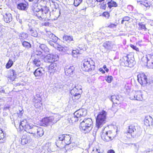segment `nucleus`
I'll return each instance as SVG.
<instances>
[{
  "label": "nucleus",
  "mask_w": 153,
  "mask_h": 153,
  "mask_svg": "<svg viewBox=\"0 0 153 153\" xmlns=\"http://www.w3.org/2000/svg\"><path fill=\"white\" fill-rule=\"evenodd\" d=\"M107 112L104 110L99 112L96 117L95 126L97 129L101 127L107 122Z\"/></svg>",
  "instance_id": "obj_1"
},
{
  "label": "nucleus",
  "mask_w": 153,
  "mask_h": 153,
  "mask_svg": "<svg viewBox=\"0 0 153 153\" xmlns=\"http://www.w3.org/2000/svg\"><path fill=\"white\" fill-rule=\"evenodd\" d=\"M93 126L92 119L90 118L85 119L80 124L79 128L85 133H88Z\"/></svg>",
  "instance_id": "obj_2"
},
{
  "label": "nucleus",
  "mask_w": 153,
  "mask_h": 153,
  "mask_svg": "<svg viewBox=\"0 0 153 153\" xmlns=\"http://www.w3.org/2000/svg\"><path fill=\"white\" fill-rule=\"evenodd\" d=\"M82 70L85 71H91L95 69L94 63L92 60H90L88 58L84 59L81 63Z\"/></svg>",
  "instance_id": "obj_3"
},
{
  "label": "nucleus",
  "mask_w": 153,
  "mask_h": 153,
  "mask_svg": "<svg viewBox=\"0 0 153 153\" xmlns=\"http://www.w3.org/2000/svg\"><path fill=\"white\" fill-rule=\"evenodd\" d=\"M39 44V46H37L36 49L34 50V53L37 55L44 58L45 56V54L49 52V49L44 44Z\"/></svg>",
  "instance_id": "obj_4"
},
{
  "label": "nucleus",
  "mask_w": 153,
  "mask_h": 153,
  "mask_svg": "<svg viewBox=\"0 0 153 153\" xmlns=\"http://www.w3.org/2000/svg\"><path fill=\"white\" fill-rule=\"evenodd\" d=\"M58 138L59 141H62V146L61 147H62V150L65 152V146L71 143V137L68 134H61L59 136Z\"/></svg>",
  "instance_id": "obj_5"
},
{
  "label": "nucleus",
  "mask_w": 153,
  "mask_h": 153,
  "mask_svg": "<svg viewBox=\"0 0 153 153\" xmlns=\"http://www.w3.org/2000/svg\"><path fill=\"white\" fill-rule=\"evenodd\" d=\"M21 126L27 132L32 134L33 132V129L35 126L28 123L27 122L26 120H24L21 121L20 123L19 127L20 128Z\"/></svg>",
  "instance_id": "obj_6"
},
{
  "label": "nucleus",
  "mask_w": 153,
  "mask_h": 153,
  "mask_svg": "<svg viewBox=\"0 0 153 153\" xmlns=\"http://www.w3.org/2000/svg\"><path fill=\"white\" fill-rule=\"evenodd\" d=\"M111 100L113 103L112 106L113 110H118V105L121 104L123 100L122 97L119 95H112L111 96Z\"/></svg>",
  "instance_id": "obj_7"
},
{
  "label": "nucleus",
  "mask_w": 153,
  "mask_h": 153,
  "mask_svg": "<svg viewBox=\"0 0 153 153\" xmlns=\"http://www.w3.org/2000/svg\"><path fill=\"white\" fill-rule=\"evenodd\" d=\"M137 80L142 85L145 86L148 83L147 76L143 73L139 74L137 76Z\"/></svg>",
  "instance_id": "obj_8"
},
{
  "label": "nucleus",
  "mask_w": 153,
  "mask_h": 153,
  "mask_svg": "<svg viewBox=\"0 0 153 153\" xmlns=\"http://www.w3.org/2000/svg\"><path fill=\"white\" fill-rule=\"evenodd\" d=\"M32 133L33 136L35 137L39 138L42 137L44 134V131L42 128L37 126L34 127Z\"/></svg>",
  "instance_id": "obj_9"
},
{
  "label": "nucleus",
  "mask_w": 153,
  "mask_h": 153,
  "mask_svg": "<svg viewBox=\"0 0 153 153\" xmlns=\"http://www.w3.org/2000/svg\"><path fill=\"white\" fill-rule=\"evenodd\" d=\"M145 60L146 61L145 62H144V59L143 58L142 59V63L145 65H148L150 66L153 65V53L148 54L146 56V59Z\"/></svg>",
  "instance_id": "obj_10"
},
{
  "label": "nucleus",
  "mask_w": 153,
  "mask_h": 153,
  "mask_svg": "<svg viewBox=\"0 0 153 153\" xmlns=\"http://www.w3.org/2000/svg\"><path fill=\"white\" fill-rule=\"evenodd\" d=\"M144 124L146 126H153V119L150 116H146L144 120Z\"/></svg>",
  "instance_id": "obj_11"
},
{
  "label": "nucleus",
  "mask_w": 153,
  "mask_h": 153,
  "mask_svg": "<svg viewBox=\"0 0 153 153\" xmlns=\"http://www.w3.org/2000/svg\"><path fill=\"white\" fill-rule=\"evenodd\" d=\"M53 120V117H52L43 118L42 121V126H48L51 123Z\"/></svg>",
  "instance_id": "obj_12"
},
{
  "label": "nucleus",
  "mask_w": 153,
  "mask_h": 153,
  "mask_svg": "<svg viewBox=\"0 0 153 153\" xmlns=\"http://www.w3.org/2000/svg\"><path fill=\"white\" fill-rule=\"evenodd\" d=\"M79 120V119L74 114L73 115L68 117L67 121L69 124H72L77 122Z\"/></svg>",
  "instance_id": "obj_13"
},
{
  "label": "nucleus",
  "mask_w": 153,
  "mask_h": 153,
  "mask_svg": "<svg viewBox=\"0 0 153 153\" xmlns=\"http://www.w3.org/2000/svg\"><path fill=\"white\" fill-rule=\"evenodd\" d=\"M134 99L139 101H142L143 99V94L140 91H136L134 94Z\"/></svg>",
  "instance_id": "obj_14"
},
{
  "label": "nucleus",
  "mask_w": 153,
  "mask_h": 153,
  "mask_svg": "<svg viewBox=\"0 0 153 153\" xmlns=\"http://www.w3.org/2000/svg\"><path fill=\"white\" fill-rule=\"evenodd\" d=\"M137 2L139 3L140 4L143 5L147 9H149L152 6V2L151 1H148L146 0L145 1H137Z\"/></svg>",
  "instance_id": "obj_15"
},
{
  "label": "nucleus",
  "mask_w": 153,
  "mask_h": 153,
  "mask_svg": "<svg viewBox=\"0 0 153 153\" xmlns=\"http://www.w3.org/2000/svg\"><path fill=\"white\" fill-rule=\"evenodd\" d=\"M31 140V138L26 134H24L22 136L21 142L22 145H24L30 142Z\"/></svg>",
  "instance_id": "obj_16"
},
{
  "label": "nucleus",
  "mask_w": 153,
  "mask_h": 153,
  "mask_svg": "<svg viewBox=\"0 0 153 153\" xmlns=\"http://www.w3.org/2000/svg\"><path fill=\"white\" fill-rule=\"evenodd\" d=\"M57 68V63L54 62L51 63V65L47 67V69L48 70V72L51 73L52 72H55Z\"/></svg>",
  "instance_id": "obj_17"
},
{
  "label": "nucleus",
  "mask_w": 153,
  "mask_h": 153,
  "mask_svg": "<svg viewBox=\"0 0 153 153\" xmlns=\"http://www.w3.org/2000/svg\"><path fill=\"white\" fill-rule=\"evenodd\" d=\"M74 114L79 119L81 117L85 116V111L83 109H79L76 111Z\"/></svg>",
  "instance_id": "obj_18"
},
{
  "label": "nucleus",
  "mask_w": 153,
  "mask_h": 153,
  "mask_svg": "<svg viewBox=\"0 0 153 153\" xmlns=\"http://www.w3.org/2000/svg\"><path fill=\"white\" fill-rule=\"evenodd\" d=\"M52 146L50 143L46 144L43 147V149L45 150L44 153H50L51 152L54 151L53 148H51Z\"/></svg>",
  "instance_id": "obj_19"
},
{
  "label": "nucleus",
  "mask_w": 153,
  "mask_h": 153,
  "mask_svg": "<svg viewBox=\"0 0 153 153\" xmlns=\"http://www.w3.org/2000/svg\"><path fill=\"white\" fill-rule=\"evenodd\" d=\"M3 19L4 21L6 23H9L12 20V17L11 14L9 13H7L3 15Z\"/></svg>",
  "instance_id": "obj_20"
},
{
  "label": "nucleus",
  "mask_w": 153,
  "mask_h": 153,
  "mask_svg": "<svg viewBox=\"0 0 153 153\" xmlns=\"http://www.w3.org/2000/svg\"><path fill=\"white\" fill-rule=\"evenodd\" d=\"M44 70L42 68H39L36 69L34 72V74L36 77L42 76Z\"/></svg>",
  "instance_id": "obj_21"
},
{
  "label": "nucleus",
  "mask_w": 153,
  "mask_h": 153,
  "mask_svg": "<svg viewBox=\"0 0 153 153\" xmlns=\"http://www.w3.org/2000/svg\"><path fill=\"white\" fill-rule=\"evenodd\" d=\"M43 9L41 8L40 9V10L37 12L35 14H34V15L36 16L39 19L42 20L44 18V13H43Z\"/></svg>",
  "instance_id": "obj_22"
},
{
  "label": "nucleus",
  "mask_w": 153,
  "mask_h": 153,
  "mask_svg": "<svg viewBox=\"0 0 153 153\" xmlns=\"http://www.w3.org/2000/svg\"><path fill=\"white\" fill-rule=\"evenodd\" d=\"M136 131L135 126L133 124H131L128 126V129L127 133L130 134L131 136H133L135 134L134 132Z\"/></svg>",
  "instance_id": "obj_23"
},
{
  "label": "nucleus",
  "mask_w": 153,
  "mask_h": 153,
  "mask_svg": "<svg viewBox=\"0 0 153 153\" xmlns=\"http://www.w3.org/2000/svg\"><path fill=\"white\" fill-rule=\"evenodd\" d=\"M75 68L74 66H71L68 68H66L65 70V73L68 76L72 74L74 71Z\"/></svg>",
  "instance_id": "obj_24"
},
{
  "label": "nucleus",
  "mask_w": 153,
  "mask_h": 153,
  "mask_svg": "<svg viewBox=\"0 0 153 153\" xmlns=\"http://www.w3.org/2000/svg\"><path fill=\"white\" fill-rule=\"evenodd\" d=\"M125 57L127 59L128 63L130 65H131V66L133 65V62L134 61V57L131 54H128Z\"/></svg>",
  "instance_id": "obj_25"
},
{
  "label": "nucleus",
  "mask_w": 153,
  "mask_h": 153,
  "mask_svg": "<svg viewBox=\"0 0 153 153\" xmlns=\"http://www.w3.org/2000/svg\"><path fill=\"white\" fill-rule=\"evenodd\" d=\"M120 64L121 66L124 67L128 66L129 67H131V65H130L127 60L126 59L125 60L124 58L120 60Z\"/></svg>",
  "instance_id": "obj_26"
},
{
  "label": "nucleus",
  "mask_w": 153,
  "mask_h": 153,
  "mask_svg": "<svg viewBox=\"0 0 153 153\" xmlns=\"http://www.w3.org/2000/svg\"><path fill=\"white\" fill-rule=\"evenodd\" d=\"M101 137L102 139L105 142H108L111 140V139L108 135L106 131L102 132L101 135Z\"/></svg>",
  "instance_id": "obj_27"
},
{
  "label": "nucleus",
  "mask_w": 153,
  "mask_h": 153,
  "mask_svg": "<svg viewBox=\"0 0 153 153\" xmlns=\"http://www.w3.org/2000/svg\"><path fill=\"white\" fill-rule=\"evenodd\" d=\"M28 33L32 36L34 37H36L38 36V33L36 30L34 28L29 27L28 29Z\"/></svg>",
  "instance_id": "obj_28"
},
{
  "label": "nucleus",
  "mask_w": 153,
  "mask_h": 153,
  "mask_svg": "<svg viewBox=\"0 0 153 153\" xmlns=\"http://www.w3.org/2000/svg\"><path fill=\"white\" fill-rule=\"evenodd\" d=\"M108 135L111 140H113L116 136L117 133L115 131L109 130L106 131Z\"/></svg>",
  "instance_id": "obj_29"
},
{
  "label": "nucleus",
  "mask_w": 153,
  "mask_h": 153,
  "mask_svg": "<svg viewBox=\"0 0 153 153\" xmlns=\"http://www.w3.org/2000/svg\"><path fill=\"white\" fill-rule=\"evenodd\" d=\"M16 3L17 4V7L18 9L21 10H25L27 8V4L23 3Z\"/></svg>",
  "instance_id": "obj_30"
},
{
  "label": "nucleus",
  "mask_w": 153,
  "mask_h": 153,
  "mask_svg": "<svg viewBox=\"0 0 153 153\" xmlns=\"http://www.w3.org/2000/svg\"><path fill=\"white\" fill-rule=\"evenodd\" d=\"M55 57H56V56H51V54H47L46 56L45 55V56L43 58H45V60H51V59L52 58L51 60L52 61H53L54 62H56L57 61V59L56 58H55Z\"/></svg>",
  "instance_id": "obj_31"
},
{
  "label": "nucleus",
  "mask_w": 153,
  "mask_h": 153,
  "mask_svg": "<svg viewBox=\"0 0 153 153\" xmlns=\"http://www.w3.org/2000/svg\"><path fill=\"white\" fill-rule=\"evenodd\" d=\"M81 90V88L78 89L77 88V86H75L74 88L70 91V93L72 95H76V94L81 93L80 91Z\"/></svg>",
  "instance_id": "obj_32"
},
{
  "label": "nucleus",
  "mask_w": 153,
  "mask_h": 153,
  "mask_svg": "<svg viewBox=\"0 0 153 153\" xmlns=\"http://www.w3.org/2000/svg\"><path fill=\"white\" fill-rule=\"evenodd\" d=\"M40 9L38 8V4L33 3L32 5V10L33 11L34 14H35L36 13L39 11L40 10Z\"/></svg>",
  "instance_id": "obj_33"
},
{
  "label": "nucleus",
  "mask_w": 153,
  "mask_h": 153,
  "mask_svg": "<svg viewBox=\"0 0 153 153\" xmlns=\"http://www.w3.org/2000/svg\"><path fill=\"white\" fill-rule=\"evenodd\" d=\"M16 73L15 72L14 70H12L10 72V76L8 77V78L11 81H13L16 78Z\"/></svg>",
  "instance_id": "obj_34"
},
{
  "label": "nucleus",
  "mask_w": 153,
  "mask_h": 153,
  "mask_svg": "<svg viewBox=\"0 0 153 153\" xmlns=\"http://www.w3.org/2000/svg\"><path fill=\"white\" fill-rule=\"evenodd\" d=\"M81 54L79 50L76 49L72 51V55L74 57H77L78 56Z\"/></svg>",
  "instance_id": "obj_35"
},
{
  "label": "nucleus",
  "mask_w": 153,
  "mask_h": 153,
  "mask_svg": "<svg viewBox=\"0 0 153 153\" xmlns=\"http://www.w3.org/2000/svg\"><path fill=\"white\" fill-rule=\"evenodd\" d=\"M81 97V93L76 94V95H72L71 98L74 102H76Z\"/></svg>",
  "instance_id": "obj_36"
},
{
  "label": "nucleus",
  "mask_w": 153,
  "mask_h": 153,
  "mask_svg": "<svg viewBox=\"0 0 153 153\" xmlns=\"http://www.w3.org/2000/svg\"><path fill=\"white\" fill-rule=\"evenodd\" d=\"M63 40L66 42H70L73 40V38L72 36L65 35L63 37Z\"/></svg>",
  "instance_id": "obj_37"
},
{
  "label": "nucleus",
  "mask_w": 153,
  "mask_h": 153,
  "mask_svg": "<svg viewBox=\"0 0 153 153\" xmlns=\"http://www.w3.org/2000/svg\"><path fill=\"white\" fill-rule=\"evenodd\" d=\"M138 29L139 30H144V31L146 30L147 28L145 25L143 24L142 23H140L138 24Z\"/></svg>",
  "instance_id": "obj_38"
},
{
  "label": "nucleus",
  "mask_w": 153,
  "mask_h": 153,
  "mask_svg": "<svg viewBox=\"0 0 153 153\" xmlns=\"http://www.w3.org/2000/svg\"><path fill=\"white\" fill-rule=\"evenodd\" d=\"M5 140V138L4 137V134L3 131L1 130V132L0 133V143H4Z\"/></svg>",
  "instance_id": "obj_39"
},
{
  "label": "nucleus",
  "mask_w": 153,
  "mask_h": 153,
  "mask_svg": "<svg viewBox=\"0 0 153 153\" xmlns=\"http://www.w3.org/2000/svg\"><path fill=\"white\" fill-rule=\"evenodd\" d=\"M28 34L25 33H22L19 34V38L21 39H24L27 38Z\"/></svg>",
  "instance_id": "obj_40"
},
{
  "label": "nucleus",
  "mask_w": 153,
  "mask_h": 153,
  "mask_svg": "<svg viewBox=\"0 0 153 153\" xmlns=\"http://www.w3.org/2000/svg\"><path fill=\"white\" fill-rule=\"evenodd\" d=\"M22 44L24 47L27 48H29L31 47V44L25 41L23 42Z\"/></svg>",
  "instance_id": "obj_41"
},
{
  "label": "nucleus",
  "mask_w": 153,
  "mask_h": 153,
  "mask_svg": "<svg viewBox=\"0 0 153 153\" xmlns=\"http://www.w3.org/2000/svg\"><path fill=\"white\" fill-rule=\"evenodd\" d=\"M13 62L12 60L11 59H9L6 65V68H9L13 65Z\"/></svg>",
  "instance_id": "obj_42"
},
{
  "label": "nucleus",
  "mask_w": 153,
  "mask_h": 153,
  "mask_svg": "<svg viewBox=\"0 0 153 153\" xmlns=\"http://www.w3.org/2000/svg\"><path fill=\"white\" fill-rule=\"evenodd\" d=\"M100 15H102L106 19H108L110 16V13L108 11H105L103 12L102 14Z\"/></svg>",
  "instance_id": "obj_43"
},
{
  "label": "nucleus",
  "mask_w": 153,
  "mask_h": 153,
  "mask_svg": "<svg viewBox=\"0 0 153 153\" xmlns=\"http://www.w3.org/2000/svg\"><path fill=\"white\" fill-rule=\"evenodd\" d=\"M33 63L37 66H39L41 64V62L38 59L36 58L33 60Z\"/></svg>",
  "instance_id": "obj_44"
},
{
  "label": "nucleus",
  "mask_w": 153,
  "mask_h": 153,
  "mask_svg": "<svg viewBox=\"0 0 153 153\" xmlns=\"http://www.w3.org/2000/svg\"><path fill=\"white\" fill-rule=\"evenodd\" d=\"M42 98H39V99L36 98H34L32 100V101L34 103H37L41 102Z\"/></svg>",
  "instance_id": "obj_45"
},
{
  "label": "nucleus",
  "mask_w": 153,
  "mask_h": 153,
  "mask_svg": "<svg viewBox=\"0 0 153 153\" xmlns=\"http://www.w3.org/2000/svg\"><path fill=\"white\" fill-rule=\"evenodd\" d=\"M82 0H74V4L75 6H77L82 2Z\"/></svg>",
  "instance_id": "obj_46"
},
{
  "label": "nucleus",
  "mask_w": 153,
  "mask_h": 153,
  "mask_svg": "<svg viewBox=\"0 0 153 153\" xmlns=\"http://www.w3.org/2000/svg\"><path fill=\"white\" fill-rule=\"evenodd\" d=\"M91 153H100V150L97 147H93Z\"/></svg>",
  "instance_id": "obj_47"
},
{
  "label": "nucleus",
  "mask_w": 153,
  "mask_h": 153,
  "mask_svg": "<svg viewBox=\"0 0 153 153\" xmlns=\"http://www.w3.org/2000/svg\"><path fill=\"white\" fill-rule=\"evenodd\" d=\"M130 19V18L128 16L124 17L121 21V23L123 24L124 21H128Z\"/></svg>",
  "instance_id": "obj_48"
},
{
  "label": "nucleus",
  "mask_w": 153,
  "mask_h": 153,
  "mask_svg": "<svg viewBox=\"0 0 153 153\" xmlns=\"http://www.w3.org/2000/svg\"><path fill=\"white\" fill-rule=\"evenodd\" d=\"M57 41H50L49 42V43L51 45H52L55 48H56V47L57 46Z\"/></svg>",
  "instance_id": "obj_49"
},
{
  "label": "nucleus",
  "mask_w": 153,
  "mask_h": 153,
  "mask_svg": "<svg viewBox=\"0 0 153 153\" xmlns=\"http://www.w3.org/2000/svg\"><path fill=\"white\" fill-rule=\"evenodd\" d=\"M113 79V77L111 76H107L106 81L108 83H109L111 82Z\"/></svg>",
  "instance_id": "obj_50"
},
{
  "label": "nucleus",
  "mask_w": 153,
  "mask_h": 153,
  "mask_svg": "<svg viewBox=\"0 0 153 153\" xmlns=\"http://www.w3.org/2000/svg\"><path fill=\"white\" fill-rule=\"evenodd\" d=\"M100 8L101 9L105 10L106 8V4L103 2L100 4Z\"/></svg>",
  "instance_id": "obj_51"
},
{
  "label": "nucleus",
  "mask_w": 153,
  "mask_h": 153,
  "mask_svg": "<svg viewBox=\"0 0 153 153\" xmlns=\"http://www.w3.org/2000/svg\"><path fill=\"white\" fill-rule=\"evenodd\" d=\"M130 46L132 49L135 50L136 51L139 52V48H138L136 46H135L132 44L130 45Z\"/></svg>",
  "instance_id": "obj_52"
},
{
  "label": "nucleus",
  "mask_w": 153,
  "mask_h": 153,
  "mask_svg": "<svg viewBox=\"0 0 153 153\" xmlns=\"http://www.w3.org/2000/svg\"><path fill=\"white\" fill-rule=\"evenodd\" d=\"M23 110H19V111L17 112V114L18 117L20 118H21L23 113Z\"/></svg>",
  "instance_id": "obj_53"
},
{
  "label": "nucleus",
  "mask_w": 153,
  "mask_h": 153,
  "mask_svg": "<svg viewBox=\"0 0 153 153\" xmlns=\"http://www.w3.org/2000/svg\"><path fill=\"white\" fill-rule=\"evenodd\" d=\"M42 105V103L41 102L37 103H34V106L36 108L41 107Z\"/></svg>",
  "instance_id": "obj_54"
},
{
  "label": "nucleus",
  "mask_w": 153,
  "mask_h": 153,
  "mask_svg": "<svg viewBox=\"0 0 153 153\" xmlns=\"http://www.w3.org/2000/svg\"><path fill=\"white\" fill-rule=\"evenodd\" d=\"M65 49L61 47H58V51L61 52H65Z\"/></svg>",
  "instance_id": "obj_55"
},
{
  "label": "nucleus",
  "mask_w": 153,
  "mask_h": 153,
  "mask_svg": "<svg viewBox=\"0 0 153 153\" xmlns=\"http://www.w3.org/2000/svg\"><path fill=\"white\" fill-rule=\"evenodd\" d=\"M116 25L114 23H111L108 26V27L110 28H112L113 27H115Z\"/></svg>",
  "instance_id": "obj_56"
},
{
  "label": "nucleus",
  "mask_w": 153,
  "mask_h": 153,
  "mask_svg": "<svg viewBox=\"0 0 153 153\" xmlns=\"http://www.w3.org/2000/svg\"><path fill=\"white\" fill-rule=\"evenodd\" d=\"M10 108V106L8 105H5L4 108V111H6L7 110H8Z\"/></svg>",
  "instance_id": "obj_57"
},
{
  "label": "nucleus",
  "mask_w": 153,
  "mask_h": 153,
  "mask_svg": "<svg viewBox=\"0 0 153 153\" xmlns=\"http://www.w3.org/2000/svg\"><path fill=\"white\" fill-rule=\"evenodd\" d=\"M103 68L105 70V71L108 72L109 71V69L108 68H107L106 66L105 65H103Z\"/></svg>",
  "instance_id": "obj_58"
},
{
  "label": "nucleus",
  "mask_w": 153,
  "mask_h": 153,
  "mask_svg": "<svg viewBox=\"0 0 153 153\" xmlns=\"http://www.w3.org/2000/svg\"><path fill=\"white\" fill-rule=\"evenodd\" d=\"M42 0H35L33 2V3L35 4L37 3L38 4V3H39L42 1Z\"/></svg>",
  "instance_id": "obj_59"
},
{
  "label": "nucleus",
  "mask_w": 153,
  "mask_h": 153,
  "mask_svg": "<svg viewBox=\"0 0 153 153\" xmlns=\"http://www.w3.org/2000/svg\"><path fill=\"white\" fill-rule=\"evenodd\" d=\"M99 71L103 74H104L105 73V71L103 70L102 68H100L99 69Z\"/></svg>",
  "instance_id": "obj_60"
},
{
  "label": "nucleus",
  "mask_w": 153,
  "mask_h": 153,
  "mask_svg": "<svg viewBox=\"0 0 153 153\" xmlns=\"http://www.w3.org/2000/svg\"><path fill=\"white\" fill-rule=\"evenodd\" d=\"M107 153H115V152L113 150L110 149L108 151Z\"/></svg>",
  "instance_id": "obj_61"
},
{
  "label": "nucleus",
  "mask_w": 153,
  "mask_h": 153,
  "mask_svg": "<svg viewBox=\"0 0 153 153\" xmlns=\"http://www.w3.org/2000/svg\"><path fill=\"white\" fill-rule=\"evenodd\" d=\"M3 32L2 31V29L1 27H0V37L2 36Z\"/></svg>",
  "instance_id": "obj_62"
},
{
  "label": "nucleus",
  "mask_w": 153,
  "mask_h": 153,
  "mask_svg": "<svg viewBox=\"0 0 153 153\" xmlns=\"http://www.w3.org/2000/svg\"><path fill=\"white\" fill-rule=\"evenodd\" d=\"M34 98H36L39 99V98H41L39 94H37L35 96H34Z\"/></svg>",
  "instance_id": "obj_63"
},
{
  "label": "nucleus",
  "mask_w": 153,
  "mask_h": 153,
  "mask_svg": "<svg viewBox=\"0 0 153 153\" xmlns=\"http://www.w3.org/2000/svg\"><path fill=\"white\" fill-rule=\"evenodd\" d=\"M50 25V23L48 22H45L44 23V25L45 26H49Z\"/></svg>",
  "instance_id": "obj_64"
}]
</instances>
